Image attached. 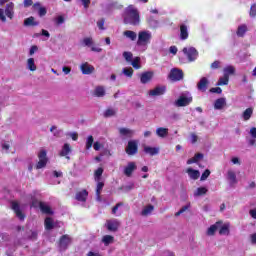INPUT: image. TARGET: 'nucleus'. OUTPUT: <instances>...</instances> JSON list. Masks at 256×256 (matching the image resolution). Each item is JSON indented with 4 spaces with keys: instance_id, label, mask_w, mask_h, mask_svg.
<instances>
[{
    "instance_id": "obj_47",
    "label": "nucleus",
    "mask_w": 256,
    "mask_h": 256,
    "mask_svg": "<svg viewBox=\"0 0 256 256\" xmlns=\"http://www.w3.org/2000/svg\"><path fill=\"white\" fill-rule=\"evenodd\" d=\"M11 241V237L7 233L0 232V243Z\"/></svg>"
},
{
    "instance_id": "obj_55",
    "label": "nucleus",
    "mask_w": 256,
    "mask_h": 256,
    "mask_svg": "<svg viewBox=\"0 0 256 256\" xmlns=\"http://www.w3.org/2000/svg\"><path fill=\"white\" fill-rule=\"evenodd\" d=\"M189 209V205L183 206L178 212L175 213V217H179V215H182V213H185Z\"/></svg>"
},
{
    "instance_id": "obj_60",
    "label": "nucleus",
    "mask_w": 256,
    "mask_h": 256,
    "mask_svg": "<svg viewBox=\"0 0 256 256\" xmlns=\"http://www.w3.org/2000/svg\"><path fill=\"white\" fill-rule=\"evenodd\" d=\"M0 21H2V23H5L7 21V17H5V11H3V9L0 8Z\"/></svg>"
},
{
    "instance_id": "obj_53",
    "label": "nucleus",
    "mask_w": 256,
    "mask_h": 256,
    "mask_svg": "<svg viewBox=\"0 0 256 256\" xmlns=\"http://www.w3.org/2000/svg\"><path fill=\"white\" fill-rule=\"evenodd\" d=\"M123 73L126 77H133V68H124Z\"/></svg>"
},
{
    "instance_id": "obj_46",
    "label": "nucleus",
    "mask_w": 256,
    "mask_h": 256,
    "mask_svg": "<svg viewBox=\"0 0 256 256\" xmlns=\"http://www.w3.org/2000/svg\"><path fill=\"white\" fill-rule=\"evenodd\" d=\"M235 74V67L233 66H227L224 68V75H227L229 78V75H234Z\"/></svg>"
},
{
    "instance_id": "obj_17",
    "label": "nucleus",
    "mask_w": 256,
    "mask_h": 256,
    "mask_svg": "<svg viewBox=\"0 0 256 256\" xmlns=\"http://www.w3.org/2000/svg\"><path fill=\"white\" fill-rule=\"evenodd\" d=\"M15 4H13V2H9L8 4H6L5 7V15L8 17V19H13V17H15Z\"/></svg>"
},
{
    "instance_id": "obj_38",
    "label": "nucleus",
    "mask_w": 256,
    "mask_h": 256,
    "mask_svg": "<svg viewBox=\"0 0 256 256\" xmlns=\"http://www.w3.org/2000/svg\"><path fill=\"white\" fill-rule=\"evenodd\" d=\"M156 134L158 135V137H167V135H169V129L167 128H163V127H159L156 130Z\"/></svg>"
},
{
    "instance_id": "obj_27",
    "label": "nucleus",
    "mask_w": 256,
    "mask_h": 256,
    "mask_svg": "<svg viewBox=\"0 0 256 256\" xmlns=\"http://www.w3.org/2000/svg\"><path fill=\"white\" fill-rule=\"evenodd\" d=\"M203 157V153H196L194 157L187 160V165H193V163H198V161H201Z\"/></svg>"
},
{
    "instance_id": "obj_33",
    "label": "nucleus",
    "mask_w": 256,
    "mask_h": 256,
    "mask_svg": "<svg viewBox=\"0 0 256 256\" xmlns=\"http://www.w3.org/2000/svg\"><path fill=\"white\" fill-rule=\"evenodd\" d=\"M39 207L42 213H45L46 215H53V211L51 210V207L45 205V203L40 202Z\"/></svg>"
},
{
    "instance_id": "obj_59",
    "label": "nucleus",
    "mask_w": 256,
    "mask_h": 256,
    "mask_svg": "<svg viewBox=\"0 0 256 256\" xmlns=\"http://www.w3.org/2000/svg\"><path fill=\"white\" fill-rule=\"evenodd\" d=\"M84 9H89V6L91 5V0H80Z\"/></svg>"
},
{
    "instance_id": "obj_51",
    "label": "nucleus",
    "mask_w": 256,
    "mask_h": 256,
    "mask_svg": "<svg viewBox=\"0 0 256 256\" xmlns=\"http://www.w3.org/2000/svg\"><path fill=\"white\" fill-rule=\"evenodd\" d=\"M83 43H84L85 47H91V45H93V38L86 37L83 39Z\"/></svg>"
},
{
    "instance_id": "obj_36",
    "label": "nucleus",
    "mask_w": 256,
    "mask_h": 256,
    "mask_svg": "<svg viewBox=\"0 0 256 256\" xmlns=\"http://www.w3.org/2000/svg\"><path fill=\"white\" fill-rule=\"evenodd\" d=\"M155 209V206L149 204L148 206H146L142 212H141V215L143 217H147V215H151V213H153V210Z\"/></svg>"
},
{
    "instance_id": "obj_40",
    "label": "nucleus",
    "mask_w": 256,
    "mask_h": 256,
    "mask_svg": "<svg viewBox=\"0 0 256 256\" xmlns=\"http://www.w3.org/2000/svg\"><path fill=\"white\" fill-rule=\"evenodd\" d=\"M27 67L29 71H37V66L35 65V59L29 58L27 60Z\"/></svg>"
},
{
    "instance_id": "obj_25",
    "label": "nucleus",
    "mask_w": 256,
    "mask_h": 256,
    "mask_svg": "<svg viewBox=\"0 0 256 256\" xmlns=\"http://www.w3.org/2000/svg\"><path fill=\"white\" fill-rule=\"evenodd\" d=\"M225 105H227V101L225 100V98H218L214 102V109L221 110L223 109V107H225Z\"/></svg>"
},
{
    "instance_id": "obj_37",
    "label": "nucleus",
    "mask_w": 256,
    "mask_h": 256,
    "mask_svg": "<svg viewBox=\"0 0 256 256\" xmlns=\"http://www.w3.org/2000/svg\"><path fill=\"white\" fill-rule=\"evenodd\" d=\"M24 25H25V27H35L36 25H38V23L35 22V18L33 16H31L24 20Z\"/></svg>"
},
{
    "instance_id": "obj_64",
    "label": "nucleus",
    "mask_w": 256,
    "mask_h": 256,
    "mask_svg": "<svg viewBox=\"0 0 256 256\" xmlns=\"http://www.w3.org/2000/svg\"><path fill=\"white\" fill-rule=\"evenodd\" d=\"M250 135H251L254 139H256V127H252V128L250 129Z\"/></svg>"
},
{
    "instance_id": "obj_56",
    "label": "nucleus",
    "mask_w": 256,
    "mask_h": 256,
    "mask_svg": "<svg viewBox=\"0 0 256 256\" xmlns=\"http://www.w3.org/2000/svg\"><path fill=\"white\" fill-rule=\"evenodd\" d=\"M210 93H217V95H221L223 93V89H221V87L211 88Z\"/></svg>"
},
{
    "instance_id": "obj_1",
    "label": "nucleus",
    "mask_w": 256,
    "mask_h": 256,
    "mask_svg": "<svg viewBox=\"0 0 256 256\" xmlns=\"http://www.w3.org/2000/svg\"><path fill=\"white\" fill-rule=\"evenodd\" d=\"M139 21V10L133 7V5L128 6L124 16L125 25H139Z\"/></svg>"
},
{
    "instance_id": "obj_3",
    "label": "nucleus",
    "mask_w": 256,
    "mask_h": 256,
    "mask_svg": "<svg viewBox=\"0 0 256 256\" xmlns=\"http://www.w3.org/2000/svg\"><path fill=\"white\" fill-rule=\"evenodd\" d=\"M183 77H185V74L183 73V70L179 68H172L168 75V79L173 82L183 81Z\"/></svg>"
},
{
    "instance_id": "obj_14",
    "label": "nucleus",
    "mask_w": 256,
    "mask_h": 256,
    "mask_svg": "<svg viewBox=\"0 0 256 256\" xmlns=\"http://www.w3.org/2000/svg\"><path fill=\"white\" fill-rule=\"evenodd\" d=\"M153 75L154 73L151 71L142 73L140 75V83H142V85H147V83H151V81L153 80Z\"/></svg>"
},
{
    "instance_id": "obj_50",
    "label": "nucleus",
    "mask_w": 256,
    "mask_h": 256,
    "mask_svg": "<svg viewBox=\"0 0 256 256\" xmlns=\"http://www.w3.org/2000/svg\"><path fill=\"white\" fill-rule=\"evenodd\" d=\"M54 23L59 26V25H63V23H65V17L63 16H58L54 19Z\"/></svg>"
},
{
    "instance_id": "obj_29",
    "label": "nucleus",
    "mask_w": 256,
    "mask_h": 256,
    "mask_svg": "<svg viewBox=\"0 0 256 256\" xmlns=\"http://www.w3.org/2000/svg\"><path fill=\"white\" fill-rule=\"evenodd\" d=\"M102 243L105 245V247H108V245H111V243H115V237L112 235H104L102 237Z\"/></svg>"
},
{
    "instance_id": "obj_7",
    "label": "nucleus",
    "mask_w": 256,
    "mask_h": 256,
    "mask_svg": "<svg viewBox=\"0 0 256 256\" xmlns=\"http://www.w3.org/2000/svg\"><path fill=\"white\" fill-rule=\"evenodd\" d=\"M105 225L108 231L117 233V231H119V227H121V222L117 219H110L106 221Z\"/></svg>"
},
{
    "instance_id": "obj_15",
    "label": "nucleus",
    "mask_w": 256,
    "mask_h": 256,
    "mask_svg": "<svg viewBox=\"0 0 256 256\" xmlns=\"http://www.w3.org/2000/svg\"><path fill=\"white\" fill-rule=\"evenodd\" d=\"M137 170V164L135 162H129L127 166L124 168V175L126 177H131L133 172Z\"/></svg>"
},
{
    "instance_id": "obj_9",
    "label": "nucleus",
    "mask_w": 256,
    "mask_h": 256,
    "mask_svg": "<svg viewBox=\"0 0 256 256\" xmlns=\"http://www.w3.org/2000/svg\"><path fill=\"white\" fill-rule=\"evenodd\" d=\"M137 151H139V146L135 140H130L128 145L126 146L125 152L127 155L133 156L137 155Z\"/></svg>"
},
{
    "instance_id": "obj_35",
    "label": "nucleus",
    "mask_w": 256,
    "mask_h": 256,
    "mask_svg": "<svg viewBox=\"0 0 256 256\" xmlns=\"http://www.w3.org/2000/svg\"><path fill=\"white\" fill-rule=\"evenodd\" d=\"M95 97H105V87L97 86L94 90Z\"/></svg>"
},
{
    "instance_id": "obj_8",
    "label": "nucleus",
    "mask_w": 256,
    "mask_h": 256,
    "mask_svg": "<svg viewBox=\"0 0 256 256\" xmlns=\"http://www.w3.org/2000/svg\"><path fill=\"white\" fill-rule=\"evenodd\" d=\"M182 51L188 57V61H195L199 57V52L194 47H185Z\"/></svg>"
},
{
    "instance_id": "obj_39",
    "label": "nucleus",
    "mask_w": 256,
    "mask_h": 256,
    "mask_svg": "<svg viewBox=\"0 0 256 256\" xmlns=\"http://www.w3.org/2000/svg\"><path fill=\"white\" fill-rule=\"evenodd\" d=\"M252 116H253V108H247L242 114L244 121H249V119H251Z\"/></svg>"
},
{
    "instance_id": "obj_16",
    "label": "nucleus",
    "mask_w": 256,
    "mask_h": 256,
    "mask_svg": "<svg viewBox=\"0 0 256 256\" xmlns=\"http://www.w3.org/2000/svg\"><path fill=\"white\" fill-rule=\"evenodd\" d=\"M223 225V221H217L215 224L211 225L206 232V235H208L209 237H213V235H215V233H217V229H219V227H221Z\"/></svg>"
},
{
    "instance_id": "obj_6",
    "label": "nucleus",
    "mask_w": 256,
    "mask_h": 256,
    "mask_svg": "<svg viewBox=\"0 0 256 256\" xmlns=\"http://www.w3.org/2000/svg\"><path fill=\"white\" fill-rule=\"evenodd\" d=\"M193 103V96H185L181 95L176 101V107H187V105H191Z\"/></svg>"
},
{
    "instance_id": "obj_48",
    "label": "nucleus",
    "mask_w": 256,
    "mask_h": 256,
    "mask_svg": "<svg viewBox=\"0 0 256 256\" xmlns=\"http://www.w3.org/2000/svg\"><path fill=\"white\" fill-rule=\"evenodd\" d=\"M123 57L127 61V63H131L133 61V53L131 52H124Z\"/></svg>"
},
{
    "instance_id": "obj_24",
    "label": "nucleus",
    "mask_w": 256,
    "mask_h": 256,
    "mask_svg": "<svg viewBox=\"0 0 256 256\" xmlns=\"http://www.w3.org/2000/svg\"><path fill=\"white\" fill-rule=\"evenodd\" d=\"M144 153H146L147 155H150L151 157H153L155 155H159V148L145 146L144 147Z\"/></svg>"
},
{
    "instance_id": "obj_43",
    "label": "nucleus",
    "mask_w": 256,
    "mask_h": 256,
    "mask_svg": "<svg viewBox=\"0 0 256 256\" xmlns=\"http://www.w3.org/2000/svg\"><path fill=\"white\" fill-rule=\"evenodd\" d=\"M132 67H134V69H141V58L140 57H135L131 62Z\"/></svg>"
},
{
    "instance_id": "obj_12",
    "label": "nucleus",
    "mask_w": 256,
    "mask_h": 256,
    "mask_svg": "<svg viewBox=\"0 0 256 256\" xmlns=\"http://www.w3.org/2000/svg\"><path fill=\"white\" fill-rule=\"evenodd\" d=\"M80 71H82L83 75H91L92 73H95V67L88 62H85L80 65Z\"/></svg>"
},
{
    "instance_id": "obj_34",
    "label": "nucleus",
    "mask_w": 256,
    "mask_h": 256,
    "mask_svg": "<svg viewBox=\"0 0 256 256\" xmlns=\"http://www.w3.org/2000/svg\"><path fill=\"white\" fill-rule=\"evenodd\" d=\"M116 115H117V109H113V108H107L103 113V117H105L106 119L109 117H115Z\"/></svg>"
},
{
    "instance_id": "obj_19",
    "label": "nucleus",
    "mask_w": 256,
    "mask_h": 256,
    "mask_svg": "<svg viewBox=\"0 0 256 256\" xmlns=\"http://www.w3.org/2000/svg\"><path fill=\"white\" fill-rule=\"evenodd\" d=\"M119 134L122 137H127V139H131L133 135H135V131L129 129V128H119Z\"/></svg>"
},
{
    "instance_id": "obj_2",
    "label": "nucleus",
    "mask_w": 256,
    "mask_h": 256,
    "mask_svg": "<svg viewBox=\"0 0 256 256\" xmlns=\"http://www.w3.org/2000/svg\"><path fill=\"white\" fill-rule=\"evenodd\" d=\"M151 33L147 31H140L138 33V40L137 45L138 47H145L146 45H149L151 43Z\"/></svg>"
},
{
    "instance_id": "obj_45",
    "label": "nucleus",
    "mask_w": 256,
    "mask_h": 256,
    "mask_svg": "<svg viewBox=\"0 0 256 256\" xmlns=\"http://www.w3.org/2000/svg\"><path fill=\"white\" fill-rule=\"evenodd\" d=\"M95 139L93 138L92 135L88 136L87 140H86V150L89 151V149H91V147H93V143H94Z\"/></svg>"
},
{
    "instance_id": "obj_31",
    "label": "nucleus",
    "mask_w": 256,
    "mask_h": 256,
    "mask_svg": "<svg viewBox=\"0 0 256 256\" xmlns=\"http://www.w3.org/2000/svg\"><path fill=\"white\" fill-rule=\"evenodd\" d=\"M248 29H247V25L242 24L240 26H238V29L236 31V35L238 37H245V33H247Z\"/></svg>"
},
{
    "instance_id": "obj_44",
    "label": "nucleus",
    "mask_w": 256,
    "mask_h": 256,
    "mask_svg": "<svg viewBox=\"0 0 256 256\" xmlns=\"http://www.w3.org/2000/svg\"><path fill=\"white\" fill-rule=\"evenodd\" d=\"M217 85H229V76L227 74H224V76L218 80Z\"/></svg>"
},
{
    "instance_id": "obj_49",
    "label": "nucleus",
    "mask_w": 256,
    "mask_h": 256,
    "mask_svg": "<svg viewBox=\"0 0 256 256\" xmlns=\"http://www.w3.org/2000/svg\"><path fill=\"white\" fill-rule=\"evenodd\" d=\"M209 175H211V170L206 169V170L202 173V175H201V177H200V181H207V179L209 178Z\"/></svg>"
},
{
    "instance_id": "obj_5",
    "label": "nucleus",
    "mask_w": 256,
    "mask_h": 256,
    "mask_svg": "<svg viewBox=\"0 0 256 256\" xmlns=\"http://www.w3.org/2000/svg\"><path fill=\"white\" fill-rule=\"evenodd\" d=\"M71 241V236L67 234L62 235L58 242L60 251H67L69 245H71Z\"/></svg>"
},
{
    "instance_id": "obj_28",
    "label": "nucleus",
    "mask_w": 256,
    "mask_h": 256,
    "mask_svg": "<svg viewBox=\"0 0 256 256\" xmlns=\"http://www.w3.org/2000/svg\"><path fill=\"white\" fill-rule=\"evenodd\" d=\"M230 227L231 225L229 223H225L224 225L222 224L219 227V235H229V233H231L229 230Z\"/></svg>"
},
{
    "instance_id": "obj_61",
    "label": "nucleus",
    "mask_w": 256,
    "mask_h": 256,
    "mask_svg": "<svg viewBox=\"0 0 256 256\" xmlns=\"http://www.w3.org/2000/svg\"><path fill=\"white\" fill-rule=\"evenodd\" d=\"M250 17H256V4H253L250 8Z\"/></svg>"
},
{
    "instance_id": "obj_20",
    "label": "nucleus",
    "mask_w": 256,
    "mask_h": 256,
    "mask_svg": "<svg viewBox=\"0 0 256 256\" xmlns=\"http://www.w3.org/2000/svg\"><path fill=\"white\" fill-rule=\"evenodd\" d=\"M208 86H209V80L206 77H202L197 84L199 91H207Z\"/></svg>"
},
{
    "instance_id": "obj_13",
    "label": "nucleus",
    "mask_w": 256,
    "mask_h": 256,
    "mask_svg": "<svg viewBox=\"0 0 256 256\" xmlns=\"http://www.w3.org/2000/svg\"><path fill=\"white\" fill-rule=\"evenodd\" d=\"M88 197H89V192L87 191V189L80 190L76 192V195H75L76 201H79L80 203H86Z\"/></svg>"
},
{
    "instance_id": "obj_30",
    "label": "nucleus",
    "mask_w": 256,
    "mask_h": 256,
    "mask_svg": "<svg viewBox=\"0 0 256 256\" xmlns=\"http://www.w3.org/2000/svg\"><path fill=\"white\" fill-rule=\"evenodd\" d=\"M124 37L127 39H130V41H136L137 40V33L135 31L126 30L123 32Z\"/></svg>"
},
{
    "instance_id": "obj_52",
    "label": "nucleus",
    "mask_w": 256,
    "mask_h": 256,
    "mask_svg": "<svg viewBox=\"0 0 256 256\" xmlns=\"http://www.w3.org/2000/svg\"><path fill=\"white\" fill-rule=\"evenodd\" d=\"M97 27L100 29V31H104V29H105V19L104 18H101L97 22Z\"/></svg>"
},
{
    "instance_id": "obj_63",
    "label": "nucleus",
    "mask_w": 256,
    "mask_h": 256,
    "mask_svg": "<svg viewBox=\"0 0 256 256\" xmlns=\"http://www.w3.org/2000/svg\"><path fill=\"white\" fill-rule=\"evenodd\" d=\"M249 215L252 217V219H256V208L255 209H251L249 211Z\"/></svg>"
},
{
    "instance_id": "obj_32",
    "label": "nucleus",
    "mask_w": 256,
    "mask_h": 256,
    "mask_svg": "<svg viewBox=\"0 0 256 256\" xmlns=\"http://www.w3.org/2000/svg\"><path fill=\"white\" fill-rule=\"evenodd\" d=\"M103 171V167H99L94 171V181L96 183H99V181H101V177H103Z\"/></svg>"
},
{
    "instance_id": "obj_58",
    "label": "nucleus",
    "mask_w": 256,
    "mask_h": 256,
    "mask_svg": "<svg viewBox=\"0 0 256 256\" xmlns=\"http://www.w3.org/2000/svg\"><path fill=\"white\" fill-rule=\"evenodd\" d=\"M120 207H123V203L119 202L112 208V215H115Z\"/></svg>"
},
{
    "instance_id": "obj_21",
    "label": "nucleus",
    "mask_w": 256,
    "mask_h": 256,
    "mask_svg": "<svg viewBox=\"0 0 256 256\" xmlns=\"http://www.w3.org/2000/svg\"><path fill=\"white\" fill-rule=\"evenodd\" d=\"M69 153H71V145L69 143H65L59 155L60 157H66V159H69V156H67Z\"/></svg>"
},
{
    "instance_id": "obj_41",
    "label": "nucleus",
    "mask_w": 256,
    "mask_h": 256,
    "mask_svg": "<svg viewBox=\"0 0 256 256\" xmlns=\"http://www.w3.org/2000/svg\"><path fill=\"white\" fill-rule=\"evenodd\" d=\"M103 187H105V183L99 181L96 187V197L97 199H101V191H103Z\"/></svg>"
},
{
    "instance_id": "obj_22",
    "label": "nucleus",
    "mask_w": 256,
    "mask_h": 256,
    "mask_svg": "<svg viewBox=\"0 0 256 256\" xmlns=\"http://www.w3.org/2000/svg\"><path fill=\"white\" fill-rule=\"evenodd\" d=\"M44 227L46 231H51L55 229V222L53 221V218L51 217H46L44 220Z\"/></svg>"
},
{
    "instance_id": "obj_42",
    "label": "nucleus",
    "mask_w": 256,
    "mask_h": 256,
    "mask_svg": "<svg viewBox=\"0 0 256 256\" xmlns=\"http://www.w3.org/2000/svg\"><path fill=\"white\" fill-rule=\"evenodd\" d=\"M207 188L199 187L197 188L196 192L194 193L195 197H201L203 195H207Z\"/></svg>"
},
{
    "instance_id": "obj_54",
    "label": "nucleus",
    "mask_w": 256,
    "mask_h": 256,
    "mask_svg": "<svg viewBox=\"0 0 256 256\" xmlns=\"http://www.w3.org/2000/svg\"><path fill=\"white\" fill-rule=\"evenodd\" d=\"M30 235L28 236V239L31 241H37L38 233L37 231H30Z\"/></svg>"
},
{
    "instance_id": "obj_23",
    "label": "nucleus",
    "mask_w": 256,
    "mask_h": 256,
    "mask_svg": "<svg viewBox=\"0 0 256 256\" xmlns=\"http://www.w3.org/2000/svg\"><path fill=\"white\" fill-rule=\"evenodd\" d=\"M186 172L188 173L190 179H193L194 181H197V179H199V177L201 176L199 170H195L193 168H188Z\"/></svg>"
},
{
    "instance_id": "obj_18",
    "label": "nucleus",
    "mask_w": 256,
    "mask_h": 256,
    "mask_svg": "<svg viewBox=\"0 0 256 256\" xmlns=\"http://www.w3.org/2000/svg\"><path fill=\"white\" fill-rule=\"evenodd\" d=\"M180 39L182 41L189 39V28L185 24L180 25Z\"/></svg>"
},
{
    "instance_id": "obj_4",
    "label": "nucleus",
    "mask_w": 256,
    "mask_h": 256,
    "mask_svg": "<svg viewBox=\"0 0 256 256\" xmlns=\"http://www.w3.org/2000/svg\"><path fill=\"white\" fill-rule=\"evenodd\" d=\"M38 163L36 164V169H43L47 167V162L49 161V158H47V151L46 150H40L38 153Z\"/></svg>"
},
{
    "instance_id": "obj_26",
    "label": "nucleus",
    "mask_w": 256,
    "mask_h": 256,
    "mask_svg": "<svg viewBox=\"0 0 256 256\" xmlns=\"http://www.w3.org/2000/svg\"><path fill=\"white\" fill-rule=\"evenodd\" d=\"M227 179L230 181V185H237V174L234 171L229 170L227 173Z\"/></svg>"
},
{
    "instance_id": "obj_62",
    "label": "nucleus",
    "mask_w": 256,
    "mask_h": 256,
    "mask_svg": "<svg viewBox=\"0 0 256 256\" xmlns=\"http://www.w3.org/2000/svg\"><path fill=\"white\" fill-rule=\"evenodd\" d=\"M169 51L170 53H172V55H177V51H178L177 46H171L169 48Z\"/></svg>"
},
{
    "instance_id": "obj_11",
    "label": "nucleus",
    "mask_w": 256,
    "mask_h": 256,
    "mask_svg": "<svg viewBox=\"0 0 256 256\" xmlns=\"http://www.w3.org/2000/svg\"><path fill=\"white\" fill-rule=\"evenodd\" d=\"M165 91H167V87L165 86H157L153 90L148 92L150 97H159L161 95H165Z\"/></svg>"
},
{
    "instance_id": "obj_10",
    "label": "nucleus",
    "mask_w": 256,
    "mask_h": 256,
    "mask_svg": "<svg viewBox=\"0 0 256 256\" xmlns=\"http://www.w3.org/2000/svg\"><path fill=\"white\" fill-rule=\"evenodd\" d=\"M11 209L14 211L16 217H18V219H20V221L25 220V214L23 213V211H21V206L19 205V203L17 201L11 202Z\"/></svg>"
},
{
    "instance_id": "obj_57",
    "label": "nucleus",
    "mask_w": 256,
    "mask_h": 256,
    "mask_svg": "<svg viewBox=\"0 0 256 256\" xmlns=\"http://www.w3.org/2000/svg\"><path fill=\"white\" fill-rule=\"evenodd\" d=\"M38 15L40 17H45V15H47V8L45 7H40L38 10Z\"/></svg>"
}]
</instances>
